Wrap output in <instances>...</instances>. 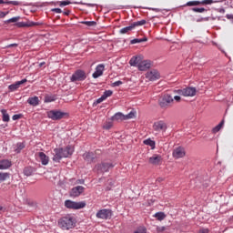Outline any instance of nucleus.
<instances>
[{
	"label": "nucleus",
	"instance_id": "f257e3e1",
	"mask_svg": "<svg viewBox=\"0 0 233 233\" xmlns=\"http://www.w3.org/2000/svg\"><path fill=\"white\" fill-rule=\"evenodd\" d=\"M72 154H74V147L70 145L66 146V148H55L53 161L55 163H60L63 157H70Z\"/></svg>",
	"mask_w": 233,
	"mask_h": 233
},
{
	"label": "nucleus",
	"instance_id": "f03ea898",
	"mask_svg": "<svg viewBox=\"0 0 233 233\" xmlns=\"http://www.w3.org/2000/svg\"><path fill=\"white\" fill-rule=\"evenodd\" d=\"M58 226L62 230H70V228H74V227H76V219L74 217L66 215L58 220Z\"/></svg>",
	"mask_w": 233,
	"mask_h": 233
},
{
	"label": "nucleus",
	"instance_id": "7ed1b4c3",
	"mask_svg": "<svg viewBox=\"0 0 233 233\" xmlns=\"http://www.w3.org/2000/svg\"><path fill=\"white\" fill-rule=\"evenodd\" d=\"M116 165L112 162L103 161L99 164H96L95 168L97 174H105L106 172H109L110 169L114 168Z\"/></svg>",
	"mask_w": 233,
	"mask_h": 233
},
{
	"label": "nucleus",
	"instance_id": "20e7f679",
	"mask_svg": "<svg viewBox=\"0 0 233 233\" xmlns=\"http://www.w3.org/2000/svg\"><path fill=\"white\" fill-rule=\"evenodd\" d=\"M85 79H86V73L82 69L75 71L74 74L70 76L71 83L85 81Z\"/></svg>",
	"mask_w": 233,
	"mask_h": 233
},
{
	"label": "nucleus",
	"instance_id": "39448f33",
	"mask_svg": "<svg viewBox=\"0 0 233 233\" xmlns=\"http://www.w3.org/2000/svg\"><path fill=\"white\" fill-rule=\"evenodd\" d=\"M65 207L66 208H71L73 210H79L81 208H85L86 207V203L85 202H76L72 200H66Z\"/></svg>",
	"mask_w": 233,
	"mask_h": 233
},
{
	"label": "nucleus",
	"instance_id": "423d86ee",
	"mask_svg": "<svg viewBox=\"0 0 233 233\" xmlns=\"http://www.w3.org/2000/svg\"><path fill=\"white\" fill-rule=\"evenodd\" d=\"M174 103V98L172 96L167 94L164 95L159 100L158 105L161 108H168L170 106V104Z\"/></svg>",
	"mask_w": 233,
	"mask_h": 233
},
{
	"label": "nucleus",
	"instance_id": "0eeeda50",
	"mask_svg": "<svg viewBox=\"0 0 233 233\" xmlns=\"http://www.w3.org/2000/svg\"><path fill=\"white\" fill-rule=\"evenodd\" d=\"M65 116H66V113L60 110H50L47 112V117L53 121H59V119H63Z\"/></svg>",
	"mask_w": 233,
	"mask_h": 233
},
{
	"label": "nucleus",
	"instance_id": "6e6552de",
	"mask_svg": "<svg viewBox=\"0 0 233 233\" xmlns=\"http://www.w3.org/2000/svg\"><path fill=\"white\" fill-rule=\"evenodd\" d=\"M167 128H168V126L163 120L157 121L153 124V130L155 132H167Z\"/></svg>",
	"mask_w": 233,
	"mask_h": 233
},
{
	"label": "nucleus",
	"instance_id": "1a4fd4ad",
	"mask_svg": "<svg viewBox=\"0 0 233 233\" xmlns=\"http://www.w3.org/2000/svg\"><path fill=\"white\" fill-rule=\"evenodd\" d=\"M43 23L41 22H33V21H27V22H16L15 24V26H17L18 28H25V27H31V26H41Z\"/></svg>",
	"mask_w": 233,
	"mask_h": 233
},
{
	"label": "nucleus",
	"instance_id": "9d476101",
	"mask_svg": "<svg viewBox=\"0 0 233 233\" xmlns=\"http://www.w3.org/2000/svg\"><path fill=\"white\" fill-rule=\"evenodd\" d=\"M96 218L98 219H110V218H112V210H110V209H100L96 213Z\"/></svg>",
	"mask_w": 233,
	"mask_h": 233
},
{
	"label": "nucleus",
	"instance_id": "9b49d317",
	"mask_svg": "<svg viewBox=\"0 0 233 233\" xmlns=\"http://www.w3.org/2000/svg\"><path fill=\"white\" fill-rule=\"evenodd\" d=\"M83 192H85V187L76 186L70 190L69 196L70 198H79V196L82 195Z\"/></svg>",
	"mask_w": 233,
	"mask_h": 233
},
{
	"label": "nucleus",
	"instance_id": "f8f14e48",
	"mask_svg": "<svg viewBox=\"0 0 233 233\" xmlns=\"http://www.w3.org/2000/svg\"><path fill=\"white\" fill-rule=\"evenodd\" d=\"M28 80L26 78H24L20 81H16L14 84H11L8 86L9 92H15V90L19 89L21 85H25Z\"/></svg>",
	"mask_w": 233,
	"mask_h": 233
},
{
	"label": "nucleus",
	"instance_id": "ddd939ff",
	"mask_svg": "<svg viewBox=\"0 0 233 233\" xmlns=\"http://www.w3.org/2000/svg\"><path fill=\"white\" fill-rule=\"evenodd\" d=\"M103 72H105V65L100 64L96 66L95 72L92 75L94 79H97V77H101L103 76Z\"/></svg>",
	"mask_w": 233,
	"mask_h": 233
},
{
	"label": "nucleus",
	"instance_id": "4468645a",
	"mask_svg": "<svg viewBox=\"0 0 233 233\" xmlns=\"http://www.w3.org/2000/svg\"><path fill=\"white\" fill-rule=\"evenodd\" d=\"M150 165H154L155 167H157V165H161V161H163V157L160 155H153L148 159Z\"/></svg>",
	"mask_w": 233,
	"mask_h": 233
},
{
	"label": "nucleus",
	"instance_id": "2eb2a0df",
	"mask_svg": "<svg viewBox=\"0 0 233 233\" xmlns=\"http://www.w3.org/2000/svg\"><path fill=\"white\" fill-rule=\"evenodd\" d=\"M152 64H150V61L148 60H140V64L138 65V70L141 72H145L146 70H148Z\"/></svg>",
	"mask_w": 233,
	"mask_h": 233
},
{
	"label": "nucleus",
	"instance_id": "dca6fc26",
	"mask_svg": "<svg viewBox=\"0 0 233 233\" xmlns=\"http://www.w3.org/2000/svg\"><path fill=\"white\" fill-rule=\"evenodd\" d=\"M173 157H176V159H179L180 157H185V149L181 147L174 149Z\"/></svg>",
	"mask_w": 233,
	"mask_h": 233
},
{
	"label": "nucleus",
	"instance_id": "f3484780",
	"mask_svg": "<svg viewBox=\"0 0 233 233\" xmlns=\"http://www.w3.org/2000/svg\"><path fill=\"white\" fill-rule=\"evenodd\" d=\"M146 77L149 81H156V80L159 79L160 75H159V72L154 70V71H150L149 73H147Z\"/></svg>",
	"mask_w": 233,
	"mask_h": 233
},
{
	"label": "nucleus",
	"instance_id": "a211bd4d",
	"mask_svg": "<svg viewBox=\"0 0 233 233\" xmlns=\"http://www.w3.org/2000/svg\"><path fill=\"white\" fill-rule=\"evenodd\" d=\"M196 87H186L184 88V96L185 97H194L196 96Z\"/></svg>",
	"mask_w": 233,
	"mask_h": 233
},
{
	"label": "nucleus",
	"instance_id": "6ab92c4d",
	"mask_svg": "<svg viewBox=\"0 0 233 233\" xmlns=\"http://www.w3.org/2000/svg\"><path fill=\"white\" fill-rule=\"evenodd\" d=\"M83 157L87 163H94V159H96V154L93 152H86L84 153Z\"/></svg>",
	"mask_w": 233,
	"mask_h": 233
},
{
	"label": "nucleus",
	"instance_id": "aec40b11",
	"mask_svg": "<svg viewBox=\"0 0 233 233\" xmlns=\"http://www.w3.org/2000/svg\"><path fill=\"white\" fill-rule=\"evenodd\" d=\"M38 157H39V160L42 163V165H44V166L48 165V162L50 161V157H48V156H46V154H45L43 152H39Z\"/></svg>",
	"mask_w": 233,
	"mask_h": 233
},
{
	"label": "nucleus",
	"instance_id": "412c9836",
	"mask_svg": "<svg viewBox=\"0 0 233 233\" xmlns=\"http://www.w3.org/2000/svg\"><path fill=\"white\" fill-rule=\"evenodd\" d=\"M12 167V162L8 159L0 160V170H6Z\"/></svg>",
	"mask_w": 233,
	"mask_h": 233
},
{
	"label": "nucleus",
	"instance_id": "4be33fe9",
	"mask_svg": "<svg viewBox=\"0 0 233 233\" xmlns=\"http://www.w3.org/2000/svg\"><path fill=\"white\" fill-rule=\"evenodd\" d=\"M28 105H31V106H39V97L38 96H31L27 99Z\"/></svg>",
	"mask_w": 233,
	"mask_h": 233
},
{
	"label": "nucleus",
	"instance_id": "5701e85b",
	"mask_svg": "<svg viewBox=\"0 0 233 233\" xmlns=\"http://www.w3.org/2000/svg\"><path fill=\"white\" fill-rule=\"evenodd\" d=\"M35 172V168H34L33 167H25L23 170V174L24 176H26V177H30V176H32V174H34Z\"/></svg>",
	"mask_w": 233,
	"mask_h": 233
},
{
	"label": "nucleus",
	"instance_id": "b1692460",
	"mask_svg": "<svg viewBox=\"0 0 233 233\" xmlns=\"http://www.w3.org/2000/svg\"><path fill=\"white\" fill-rule=\"evenodd\" d=\"M141 63V57L139 56H133L130 60H129V65L131 66H139V64Z\"/></svg>",
	"mask_w": 233,
	"mask_h": 233
},
{
	"label": "nucleus",
	"instance_id": "393cba45",
	"mask_svg": "<svg viewBox=\"0 0 233 233\" xmlns=\"http://www.w3.org/2000/svg\"><path fill=\"white\" fill-rule=\"evenodd\" d=\"M126 121L125 118V115H123V113L118 112L116 114H115L112 117H111V121Z\"/></svg>",
	"mask_w": 233,
	"mask_h": 233
},
{
	"label": "nucleus",
	"instance_id": "a878e982",
	"mask_svg": "<svg viewBox=\"0 0 233 233\" xmlns=\"http://www.w3.org/2000/svg\"><path fill=\"white\" fill-rule=\"evenodd\" d=\"M1 114H2V119L4 123H8L10 121V115L6 112V109H1Z\"/></svg>",
	"mask_w": 233,
	"mask_h": 233
},
{
	"label": "nucleus",
	"instance_id": "bb28decb",
	"mask_svg": "<svg viewBox=\"0 0 233 233\" xmlns=\"http://www.w3.org/2000/svg\"><path fill=\"white\" fill-rule=\"evenodd\" d=\"M57 99V96L56 95H46L45 96V103H52L53 101H56Z\"/></svg>",
	"mask_w": 233,
	"mask_h": 233
},
{
	"label": "nucleus",
	"instance_id": "cd10ccee",
	"mask_svg": "<svg viewBox=\"0 0 233 233\" xmlns=\"http://www.w3.org/2000/svg\"><path fill=\"white\" fill-rule=\"evenodd\" d=\"M144 145H147L148 147H151L152 150H154V148H156V141H154L150 138L144 140Z\"/></svg>",
	"mask_w": 233,
	"mask_h": 233
},
{
	"label": "nucleus",
	"instance_id": "c85d7f7f",
	"mask_svg": "<svg viewBox=\"0 0 233 233\" xmlns=\"http://www.w3.org/2000/svg\"><path fill=\"white\" fill-rule=\"evenodd\" d=\"M148 41V38L144 37V38H134L133 40L130 41V45H136L137 43H145Z\"/></svg>",
	"mask_w": 233,
	"mask_h": 233
},
{
	"label": "nucleus",
	"instance_id": "c756f323",
	"mask_svg": "<svg viewBox=\"0 0 233 233\" xmlns=\"http://www.w3.org/2000/svg\"><path fill=\"white\" fill-rule=\"evenodd\" d=\"M132 30H134V26L131 24L129 26L120 29L119 34H128V32H132Z\"/></svg>",
	"mask_w": 233,
	"mask_h": 233
},
{
	"label": "nucleus",
	"instance_id": "7c9ffc66",
	"mask_svg": "<svg viewBox=\"0 0 233 233\" xmlns=\"http://www.w3.org/2000/svg\"><path fill=\"white\" fill-rule=\"evenodd\" d=\"M223 125H225V120H222L218 126H216L212 129L213 134H218V132H219L221 130Z\"/></svg>",
	"mask_w": 233,
	"mask_h": 233
},
{
	"label": "nucleus",
	"instance_id": "2f4dec72",
	"mask_svg": "<svg viewBox=\"0 0 233 233\" xmlns=\"http://www.w3.org/2000/svg\"><path fill=\"white\" fill-rule=\"evenodd\" d=\"M23 148H25V143L23 142H18L16 144V147L15 149V152H16V154H20L21 150H23Z\"/></svg>",
	"mask_w": 233,
	"mask_h": 233
},
{
	"label": "nucleus",
	"instance_id": "473e14b6",
	"mask_svg": "<svg viewBox=\"0 0 233 233\" xmlns=\"http://www.w3.org/2000/svg\"><path fill=\"white\" fill-rule=\"evenodd\" d=\"M143 25H147V20L143 19L131 24L133 29L136 28V26H143Z\"/></svg>",
	"mask_w": 233,
	"mask_h": 233
},
{
	"label": "nucleus",
	"instance_id": "72a5a7b5",
	"mask_svg": "<svg viewBox=\"0 0 233 233\" xmlns=\"http://www.w3.org/2000/svg\"><path fill=\"white\" fill-rule=\"evenodd\" d=\"M155 218H157L158 221H163V219L167 218V215L164 212H157L155 214Z\"/></svg>",
	"mask_w": 233,
	"mask_h": 233
},
{
	"label": "nucleus",
	"instance_id": "f704fd0d",
	"mask_svg": "<svg viewBox=\"0 0 233 233\" xmlns=\"http://www.w3.org/2000/svg\"><path fill=\"white\" fill-rule=\"evenodd\" d=\"M0 5H14V6H19V2L18 1H6L5 0H0Z\"/></svg>",
	"mask_w": 233,
	"mask_h": 233
},
{
	"label": "nucleus",
	"instance_id": "c9c22d12",
	"mask_svg": "<svg viewBox=\"0 0 233 233\" xmlns=\"http://www.w3.org/2000/svg\"><path fill=\"white\" fill-rule=\"evenodd\" d=\"M192 12H196L198 14H203V12H208V10L204 7H192Z\"/></svg>",
	"mask_w": 233,
	"mask_h": 233
},
{
	"label": "nucleus",
	"instance_id": "e433bc0d",
	"mask_svg": "<svg viewBox=\"0 0 233 233\" xmlns=\"http://www.w3.org/2000/svg\"><path fill=\"white\" fill-rule=\"evenodd\" d=\"M21 19V16H15V17H12L8 20H5V25H8L9 23H17V21Z\"/></svg>",
	"mask_w": 233,
	"mask_h": 233
},
{
	"label": "nucleus",
	"instance_id": "4c0bfd02",
	"mask_svg": "<svg viewBox=\"0 0 233 233\" xmlns=\"http://www.w3.org/2000/svg\"><path fill=\"white\" fill-rule=\"evenodd\" d=\"M113 94L114 92L112 90H106L103 93L102 97L104 98V100H106L107 97H110Z\"/></svg>",
	"mask_w": 233,
	"mask_h": 233
},
{
	"label": "nucleus",
	"instance_id": "58836bf2",
	"mask_svg": "<svg viewBox=\"0 0 233 233\" xmlns=\"http://www.w3.org/2000/svg\"><path fill=\"white\" fill-rule=\"evenodd\" d=\"M82 25H86V26H96L97 25V22L96 21H82Z\"/></svg>",
	"mask_w": 233,
	"mask_h": 233
},
{
	"label": "nucleus",
	"instance_id": "ea45409f",
	"mask_svg": "<svg viewBox=\"0 0 233 233\" xmlns=\"http://www.w3.org/2000/svg\"><path fill=\"white\" fill-rule=\"evenodd\" d=\"M200 1H189L186 4V6H199Z\"/></svg>",
	"mask_w": 233,
	"mask_h": 233
},
{
	"label": "nucleus",
	"instance_id": "a19ab883",
	"mask_svg": "<svg viewBox=\"0 0 233 233\" xmlns=\"http://www.w3.org/2000/svg\"><path fill=\"white\" fill-rule=\"evenodd\" d=\"M10 177L9 173H0V181H6Z\"/></svg>",
	"mask_w": 233,
	"mask_h": 233
},
{
	"label": "nucleus",
	"instance_id": "79ce46f5",
	"mask_svg": "<svg viewBox=\"0 0 233 233\" xmlns=\"http://www.w3.org/2000/svg\"><path fill=\"white\" fill-rule=\"evenodd\" d=\"M113 125H114V124L112 123V121H107V122H106V123L104 124L103 128H104L105 130H110V128H112Z\"/></svg>",
	"mask_w": 233,
	"mask_h": 233
},
{
	"label": "nucleus",
	"instance_id": "37998d69",
	"mask_svg": "<svg viewBox=\"0 0 233 233\" xmlns=\"http://www.w3.org/2000/svg\"><path fill=\"white\" fill-rule=\"evenodd\" d=\"M103 101H105V98L101 96V97H99L93 103V106H97L99 103H103Z\"/></svg>",
	"mask_w": 233,
	"mask_h": 233
},
{
	"label": "nucleus",
	"instance_id": "c03bdc74",
	"mask_svg": "<svg viewBox=\"0 0 233 233\" xmlns=\"http://www.w3.org/2000/svg\"><path fill=\"white\" fill-rule=\"evenodd\" d=\"M133 117H136V113L131 111L129 114L125 115V118L127 119H133Z\"/></svg>",
	"mask_w": 233,
	"mask_h": 233
},
{
	"label": "nucleus",
	"instance_id": "a18cd8bd",
	"mask_svg": "<svg viewBox=\"0 0 233 233\" xmlns=\"http://www.w3.org/2000/svg\"><path fill=\"white\" fill-rule=\"evenodd\" d=\"M72 3L69 0H65V1H61L59 2V6L63 7V6H67V5H71Z\"/></svg>",
	"mask_w": 233,
	"mask_h": 233
},
{
	"label": "nucleus",
	"instance_id": "49530a36",
	"mask_svg": "<svg viewBox=\"0 0 233 233\" xmlns=\"http://www.w3.org/2000/svg\"><path fill=\"white\" fill-rule=\"evenodd\" d=\"M214 3L213 0H202L200 1V5H212Z\"/></svg>",
	"mask_w": 233,
	"mask_h": 233
},
{
	"label": "nucleus",
	"instance_id": "de8ad7c7",
	"mask_svg": "<svg viewBox=\"0 0 233 233\" xmlns=\"http://www.w3.org/2000/svg\"><path fill=\"white\" fill-rule=\"evenodd\" d=\"M165 230H167V228L164 226L157 228V232H158V233L165 232Z\"/></svg>",
	"mask_w": 233,
	"mask_h": 233
},
{
	"label": "nucleus",
	"instance_id": "09e8293b",
	"mask_svg": "<svg viewBox=\"0 0 233 233\" xmlns=\"http://www.w3.org/2000/svg\"><path fill=\"white\" fill-rule=\"evenodd\" d=\"M21 117H23V115L18 114V115H14L12 116V119H13V121H17V119H21Z\"/></svg>",
	"mask_w": 233,
	"mask_h": 233
},
{
	"label": "nucleus",
	"instance_id": "8fccbe9b",
	"mask_svg": "<svg viewBox=\"0 0 233 233\" xmlns=\"http://www.w3.org/2000/svg\"><path fill=\"white\" fill-rule=\"evenodd\" d=\"M121 85H123V81L118 80V81L114 82L111 85V86H121Z\"/></svg>",
	"mask_w": 233,
	"mask_h": 233
},
{
	"label": "nucleus",
	"instance_id": "3c124183",
	"mask_svg": "<svg viewBox=\"0 0 233 233\" xmlns=\"http://www.w3.org/2000/svg\"><path fill=\"white\" fill-rule=\"evenodd\" d=\"M178 96H185V88L184 89H178L176 91Z\"/></svg>",
	"mask_w": 233,
	"mask_h": 233
},
{
	"label": "nucleus",
	"instance_id": "603ef678",
	"mask_svg": "<svg viewBox=\"0 0 233 233\" xmlns=\"http://www.w3.org/2000/svg\"><path fill=\"white\" fill-rule=\"evenodd\" d=\"M6 15H8V12L0 11V19L6 17Z\"/></svg>",
	"mask_w": 233,
	"mask_h": 233
},
{
	"label": "nucleus",
	"instance_id": "864d4df0",
	"mask_svg": "<svg viewBox=\"0 0 233 233\" xmlns=\"http://www.w3.org/2000/svg\"><path fill=\"white\" fill-rule=\"evenodd\" d=\"M51 12H56V14H61L63 11L61 8H53L51 9Z\"/></svg>",
	"mask_w": 233,
	"mask_h": 233
},
{
	"label": "nucleus",
	"instance_id": "5fc2aeb1",
	"mask_svg": "<svg viewBox=\"0 0 233 233\" xmlns=\"http://www.w3.org/2000/svg\"><path fill=\"white\" fill-rule=\"evenodd\" d=\"M208 232H209L208 228H200L198 230V233H208Z\"/></svg>",
	"mask_w": 233,
	"mask_h": 233
},
{
	"label": "nucleus",
	"instance_id": "6e6d98bb",
	"mask_svg": "<svg viewBox=\"0 0 233 233\" xmlns=\"http://www.w3.org/2000/svg\"><path fill=\"white\" fill-rule=\"evenodd\" d=\"M76 183V185H85V179H77Z\"/></svg>",
	"mask_w": 233,
	"mask_h": 233
},
{
	"label": "nucleus",
	"instance_id": "4d7b16f0",
	"mask_svg": "<svg viewBox=\"0 0 233 233\" xmlns=\"http://www.w3.org/2000/svg\"><path fill=\"white\" fill-rule=\"evenodd\" d=\"M174 99H175V101H177V103H179V102L181 101V96H174Z\"/></svg>",
	"mask_w": 233,
	"mask_h": 233
},
{
	"label": "nucleus",
	"instance_id": "13d9d810",
	"mask_svg": "<svg viewBox=\"0 0 233 233\" xmlns=\"http://www.w3.org/2000/svg\"><path fill=\"white\" fill-rule=\"evenodd\" d=\"M15 46H17V44H11V45L6 46L5 48H13Z\"/></svg>",
	"mask_w": 233,
	"mask_h": 233
},
{
	"label": "nucleus",
	"instance_id": "bf43d9fd",
	"mask_svg": "<svg viewBox=\"0 0 233 233\" xmlns=\"http://www.w3.org/2000/svg\"><path fill=\"white\" fill-rule=\"evenodd\" d=\"M201 21H208V17L199 18V19L197 20L198 23H201Z\"/></svg>",
	"mask_w": 233,
	"mask_h": 233
},
{
	"label": "nucleus",
	"instance_id": "052dcab7",
	"mask_svg": "<svg viewBox=\"0 0 233 233\" xmlns=\"http://www.w3.org/2000/svg\"><path fill=\"white\" fill-rule=\"evenodd\" d=\"M64 15H70V10H66L63 12Z\"/></svg>",
	"mask_w": 233,
	"mask_h": 233
},
{
	"label": "nucleus",
	"instance_id": "680f3d73",
	"mask_svg": "<svg viewBox=\"0 0 233 233\" xmlns=\"http://www.w3.org/2000/svg\"><path fill=\"white\" fill-rule=\"evenodd\" d=\"M226 17L227 19H233V15H227Z\"/></svg>",
	"mask_w": 233,
	"mask_h": 233
},
{
	"label": "nucleus",
	"instance_id": "e2e57ef3",
	"mask_svg": "<svg viewBox=\"0 0 233 233\" xmlns=\"http://www.w3.org/2000/svg\"><path fill=\"white\" fill-rule=\"evenodd\" d=\"M84 5H86V6H96L95 4H84Z\"/></svg>",
	"mask_w": 233,
	"mask_h": 233
},
{
	"label": "nucleus",
	"instance_id": "0e129e2a",
	"mask_svg": "<svg viewBox=\"0 0 233 233\" xmlns=\"http://www.w3.org/2000/svg\"><path fill=\"white\" fill-rule=\"evenodd\" d=\"M106 191L112 190V187H106Z\"/></svg>",
	"mask_w": 233,
	"mask_h": 233
},
{
	"label": "nucleus",
	"instance_id": "69168bd1",
	"mask_svg": "<svg viewBox=\"0 0 233 233\" xmlns=\"http://www.w3.org/2000/svg\"><path fill=\"white\" fill-rule=\"evenodd\" d=\"M154 12H159V9H157V8H153L152 9Z\"/></svg>",
	"mask_w": 233,
	"mask_h": 233
},
{
	"label": "nucleus",
	"instance_id": "338daca9",
	"mask_svg": "<svg viewBox=\"0 0 233 233\" xmlns=\"http://www.w3.org/2000/svg\"><path fill=\"white\" fill-rule=\"evenodd\" d=\"M46 63L45 62H42L39 64V66H43Z\"/></svg>",
	"mask_w": 233,
	"mask_h": 233
},
{
	"label": "nucleus",
	"instance_id": "774afa93",
	"mask_svg": "<svg viewBox=\"0 0 233 233\" xmlns=\"http://www.w3.org/2000/svg\"><path fill=\"white\" fill-rule=\"evenodd\" d=\"M5 209V208H3V206H0V212H1V210H4Z\"/></svg>",
	"mask_w": 233,
	"mask_h": 233
}]
</instances>
